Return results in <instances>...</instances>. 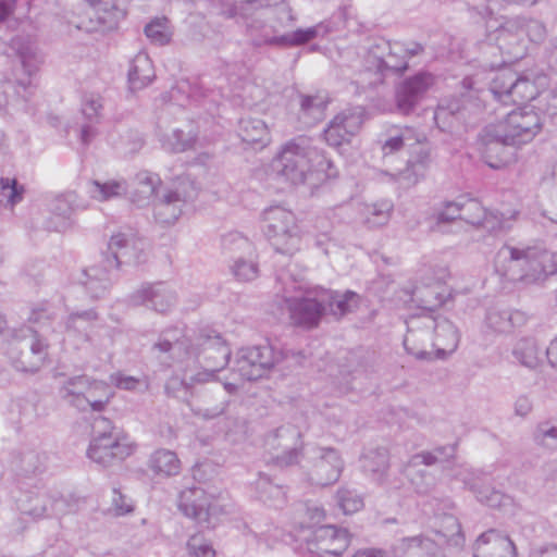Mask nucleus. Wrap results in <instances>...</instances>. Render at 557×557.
<instances>
[{
    "label": "nucleus",
    "mask_w": 557,
    "mask_h": 557,
    "mask_svg": "<svg viewBox=\"0 0 557 557\" xmlns=\"http://www.w3.org/2000/svg\"><path fill=\"white\" fill-rule=\"evenodd\" d=\"M187 549L193 557H214L215 550L200 534H195L187 542Z\"/></svg>",
    "instance_id": "nucleus-61"
},
{
    "label": "nucleus",
    "mask_w": 557,
    "mask_h": 557,
    "mask_svg": "<svg viewBox=\"0 0 557 557\" xmlns=\"http://www.w3.org/2000/svg\"><path fill=\"white\" fill-rule=\"evenodd\" d=\"M132 451V446L122 437H99L91 440L87 455L92 461L108 467L114 461L124 460Z\"/></svg>",
    "instance_id": "nucleus-22"
},
{
    "label": "nucleus",
    "mask_w": 557,
    "mask_h": 557,
    "mask_svg": "<svg viewBox=\"0 0 557 557\" xmlns=\"http://www.w3.org/2000/svg\"><path fill=\"white\" fill-rule=\"evenodd\" d=\"M201 371L190 375L193 382H209L223 370L230 361L231 349L219 334H201L193 350Z\"/></svg>",
    "instance_id": "nucleus-6"
},
{
    "label": "nucleus",
    "mask_w": 557,
    "mask_h": 557,
    "mask_svg": "<svg viewBox=\"0 0 557 557\" xmlns=\"http://www.w3.org/2000/svg\"><path fill=\"white\" fill-rule=\"evenodd\" d=\"M430 162L431 157L429 148L420 146L408 160L406 169L398 174L397 182L399 185L406 188L416 185L424 177Z\"/></svg>",
    "instance_id": "nucleus-32"
},
{
    "label": "nucleus",
    "mask_w": 557,
    "mask_h": 557,
    "mask_svg": "<svg viewBox=\"0 0 557 557\" xmlns=\"http://www.w3.org/2000/svg\"><path fill=\"white\" fill-rule=\"evenodd\" d=\"M280 360L269 344L242 348L237 352L234 371L247 381L261 379Z\"/></svg>",
    "instance_id": "nucleus-13"
},
{
    "label": "nucleus",
    "mask_w": 557,
    "mask_h": 557,
    "mask_svg": "<svg viewBox=\"0 0 557 557\" xmlns=\"http://www.w3.org/2000/svg\"><path fill=\"white\" fill-rule=\"evenodd\" d=\"M311 466L307 470L310 484L324 487L336 483L344 469L339 451L333 447L317 446L311 449Z\"/></svg>",
    "instance_id": "nucleus-10"
},
{
    "label": "nucleus",
    "mask_w": 557,
    "mask_h": 557,
    "mask_svg": "<svg viewBox=\"0 0 557 557\" xmlns=\"http://www.w3.org/2000/svg\"><path fill=\"white\" fill-rule=\"evenodd\" d=\"M45 456L36 450H27L20 457V470L28 475L40 471L44 467Z\"/></svg>",
    "instance_id": "nucleus-58"
},
{
    "label": "nucleus",
    "mask_w": 557,
    "mask_h": 557,
    "mask_svg": "<svg viewBox=\"0 0 557 557\" xmlns=\"http://www.w3.org/2000/svg\"><path fill=\"white\" fill-rule=\"evenodd\" d=\"M435 228L441 232H446L443 226L448 223H454L461 220V201H446L443 207L435 213Z\"/></svg>",
    "instance_id": "nucleus-53"
},
{
    "label": "nucleus",
    "mask_w": 557,
    "mask_h": 557,
    "mask_svg": "<svg viewBox=\"0 0 557 557\" xmlns=\"http://www.w3.org/2000/svg\"><path fill=\"white\" fill-rule=\"evenodd\" d=\"M113 431L114 426L108 418L99 416L94 419L91 424L92 440H98L99 437H121Z\"/></svg>",
    "instance_id": "nucleus-62"
},
{
    "label": "nucleus",
    "mask_w": 557,
    "mask_h": 557,
    "mask_svg": "<svg viewBox=\"0 0 557 557\" xmlns=\"http://www.w3.org/2000/svg\"><path fill=\"white\" fill-rule=\"evenodd\" d=\"M132 306H145L159 313L168 312L176 302L175 293L163 282L143 284L128 297Z\"/></svg>",
    "instance_id": "nucleus-20"
},
{
    "label": "nucleus",
    "mask_w": 557,
    "mask_h": 557,
    "mask_svg": "<svg viewBox=\"0 0 557 557\" xmlns=\"http://www.w3.org/2000/svg\"><path fill=\"white\" fill-rule=\"evenodd\" d=\"M431 349L434 359H445L458 347L459 334L456 326L445 318H436V329H433Z\"/></svg>",
    "instance_id": "nucleus-27"
},
{
    "label": "nucleus",
    "mask_w": 557,
    "mask_h": 557,
    "mask_svg": "<svg viewBox=\"0 0 557 557\" xmlns=\"http://www.w3.org/2000/svg\"><path fill=\"white\" fill-rule=\"evenodd\" d=\"M389 455L385 448H376L367 453L362 458L363 472L379 485L391 486L387 479Z\"/></svg>",
    "instance_id": "nucleus-33"
},
{
    "label": "nucleus",
    "mask_w": 557,
    "mask_h": 557,
    "mask_svg": "<svg viewBox=\"0 0 557 557\" xmlns=\"http://www.w3.org/2000/svg\"><path fill=\"white\" fill-rule=\"evenodd\" d=\"M412 135L413 132L410 128L400 129L396 126L389 128L385 138L380 140L383 156H389L400 151L411 139H414L418 144H422L425 140V136L423 134H419L414 137Z\"/></svg>",
    "instance_id": "nucleus-40"
},
{
    "label": "nucleus",
    "mask_w": 557,
    "mask_h": 557,
    "mask_svg": "<svg viewBox=\"0 0 557 557\" xmlns=\"http://www.w3.org/2000/svg\"><path fill=\"white\" fill-rule=\"evenodd\" d=\"M413 299L419 302L420 307L429 312L434 311L444 302L443 297L434 288H417L413 292Z\"/></svg>",
    "instance_id": "nucleus-56"
},
{
    "label": "nucleus",
    "mask_w": 557,
    "mask_h": 557,
    "mask_svg": "<svg viewBox=\"0 0 557 557\" xmlns=\"http://www.w3.org/2000/svg\"><path fill=\"white\" fill-rule=\"evenodd\" d=\"M330 165L323 151L305 138L288 141L275 160L277 172L294 185L304 184L312 172H323Z\"/></svg>",
    "instance_id": "nucleus-3"
},
{
    "label": "nucleus",
    "mask_w": 557,
    "mask_h": 557,
    "mask_svg": "<svg viewBox=\"0 0 557 557\" xmlns=\"http://www.w3.org/2000/svg\"><path fill=\"white\" fill-rule=\"evenodd\" d=\"M24 187L15 178H0V205L13 208L23 199Z\"/></svg>",
    "instance_id": "nucleus-49"
},
{
    "label": "nucleus",
    "mask_w": 557,
    "mask_h": 557,
    "mask_svg": "<svg viewBox=\"0 0 557 557\" xmlns=\"http://www.w3.org/2000/svg\"><path fill=\"white\" fill-rule=\"evenodd\" d=\"M146 243L133 233H117L110 238L106 262L119 269L122 263H140L144 259Z\"/></svg>",
    "instance_id": "nucleus-17"
},
{
    "label": "nucleus",
    "mask_w": 557,
    "mask_h": 557,
    "mask_svg": "<svg viewBox=\"0 0 557 557\" xmlns=\"http://www.w3.org/2000/svg\"><path fill=\"white\" fill-rule=\"evenodd\" d=\"M509 103H520L534 97V85L525 77L516 74Z\"/></svg>",
    "instance_id": "nucleus-57"
},
{
    "label": "nucleus",
    "mask_w": 557,
    "mask_h": 557,
    "mask_svg": "<svg viewBox=\"0 0 557 557\" xmlns=\"http://www.w3.org/2000/svg\"><path fill=\"white\" fill-rule=\"evenodd\" d=\"M436 534L444 539L446 543L459 546L463 543V534L458 519L451 515H446L442 519V529Z\"/></svg>",
    "instance_id": "nucleus-51"
},
{
    "label": "nucleus",
    "mask_w": 557,
    "mask_h": 557,
    "mask_svg": "<svg viewBox=\"0 0 557 557\" xmlns=\"http://www.w3.org/2000/svg\"><path fill=\"white\" fill-rule=\"evenodd\" d=\"M466 108L459 99L443 100L436 108L434 120L442 131H450L465 120Z\"/></svg>",
    "instance_id": "nucleus-38"
},
{
    "label": "nucleus",
    "mask_w": 557,
    "mask_h": 557,
    "mask_svg": "<svg viewBox=\"0 0 557 557\" xmlns=\"http://www.w3.org/2000/svg\"><path fill=\"white\" fill-rule=\"evenodd\" d=\"M352 557H398V542L389 549L364 547L358 549Z\"/></svg>",
    "instance_id": "nucleus-64"
},
{
    "label": "nucleus",
    "mask_w": 557,
    "mask_h": 557,
    "mask_svg": "<svg viewBox=\"0 0 557 557\" xmlns=\"http://www.w3.org/2000/svg\"><path fill=\"white\" fill-rule=\"evenodd\" d=\"M223 248L231 255L244 253V256L235 257L231 267L232 273L238 281L249 282L258 276L259 269L255 260V249L248 238L239 234H230L223 238Z\"/></svg>",
    "instance_id": "nucleus-15"
},
{
    "label": "nucleus",
    "mask_w": 557,
    "mask_h": 557,
    "mask_svg": "<svg viewBox=\"0 0 557 557\" xmlns=\"http://www.w3.org/2000/svg\"><path fill=\"white\" fill-rule=\"evenodd\" d=\"M515 76L516 73L511 70H503L495 75L490 87V91L495 100L504 104L509 103Z\"/></svg>",
    "instance_id": "nucleus-45"
},
{
    "label": "nucleus",
    "mask_w": 557,
    "mask_h": 557,
    "mask_svg": "<svg viewBox=\"0 0 557 557\" xmlns=\"http://www.w3.org/2000/svg\"><path fill=\"white\" fill-rule=\"evenodd\" d=\"M511 355L521 367L529 370H536L544 361V350L532 337L518 339L512 347Z\"/></svg>",
    "instance_id": "nucleus-35"
},
{
    "label": "nucleus",
    "mask_w": 557,
    "mask_h": 557,
    "mask_svg": "<svg viewBox=\"0 0 557 557\" xmlns=\"http://www.w3.org/2000/svg\"><path fill=\"white\" fill-rule=\"evenodd\" d=\"M286 302L293 323L306 329L315 327L325 314L321 290L286 299Z\"/></svg>",
    "instance_id": "nucleus-18"
},
{
    "label": "nucleus",
    "mask_w": 557,
    "mask_h": 557,
    "mask_svg": "<svg viewBox=\"0 0 557 557\" xmlns=\"http://www.w3.org/2000/svg\"><path fill=\"white\" fill-rule=\"evenodd\" d=\"M238 136L249 145L264 147L270 141V134L265 123L257 117H243L238 125Z\"/></svg>",
    "instance_id": "nucleus-39"
},
{
    "label": "nucleus",
    "mask_w": 557,
    "mask_h": 557,
    "mask_svg": "<svg viewBox=\"0 0 557 557\" xmlns=\"http://www.w3.org/2000/svg\"><path fill=\"white\" fill-rule=\"evenodd\" d=\"M91 5L90 21L97 26L92 29L100 32L112 30L125 17L126 10L121 5L122 0H87Z\"/></svg>",
    "instance_id": "nucleus-25"
},
{
    "label": "nucleus",
    "mask_w": 557,
    "mask_h": 557,
    "mask_svg": "<svg viewBox=\"0 0 557 557\" xmlns=\"http://www.w3.org/2000/svg\"><path fill=\"white\" fill-rule=\"evenodd\" d=\"M20 62L23 72L27 75V78L18 79L17 82L7 81L1 86L0 94V110L8 108L10 104H14L20 100L27 101L32 94V81L30 76L36 72L37 64L34 58L25 52L20 55Z\"/></svg>",
    "instance_id": "nucleus-21"
},
{
    "label": "nucleus",
    "mask_w": 557,
    "mask_h": 557,
    "mask_svg": "<svg viewBox=\"0 0 557 557\" xmlns=\"http://www.w3.org/2000/svg\"><path fill=\"white\" fill-rule=\"evenodd\" d=\"M405 45L401 41L374 39L363 57V69L356 81L362 89L374 88L383 84L387 75H400L408 70Z\"/></svg>",
    "instance_id": "nucleus-1"
},
{
    "label": "nucleus",
    "mask_w": 557,
    "mask_h": 557,
    "mask_svg": "<svg viewBox=\"0 0 557 557\" xmlns=\"http://www.w3.org/2000/svg\"><path fill=\"white\" fill-rule=\"evenodd\" d=\"M196 383L190 380V376L186 380L178 375H172L166 380L164 391L169 397L186 403L193 414L202 420H213L223 416L230 401L223 398L213 404L208 394H203L199 399L193 400L190 398L193 395L191 388Z\"/></svg>",
    "instance_id": "nucleus-7"
},
{
    "label": "nucleus",
    "mask_w": 557,
    "mask_h": 557,
    "mask_svg": "<svg viewBox=\"0 0 557 557\" xmlns=\"http://www.w3.org/2000/svg\"><path fill=\"white\" fill-rule=\"evenodd\" d=\"M145 34L151 42L159 46L166 45L172 36L168 18L157 17L152 20L145 26Z\"/></svg>",
    "instance_id": "nucleus-52"
},
{
    "label": "nucleus",
    "mask_w": 557,
    "mask_h": 557,
    "mask_svg": "<svg viewBox=\"0 0 557 557\" xmlns=\"http://www.w3.org/2000/svg\"><path fill=\"white\" fill-rule=\"evenodd\" d=\"M160 184L161 180L158 174L149 171L138 172L128 186L127 194H129L131 201L137 207L148 205Z\"/></svg>",
    "instance_id": "nucleus-31"
},
{
    "label": "nucleus",
    "mask_w": 557,
    "mask_h": 557,
    "mask_svg": "<svg viewBox=\"0 0 557 557\" xmlns=\"http://www.w3.org/2000/svg\"><path fill=\"white\" fill-rule=\"evenodd\" d=\"M535 442L546 448L557 449V428L549 423H541L534 432Z\"/></svg>",
    "instance_id": "nucleus-60"
},
{
    "label": "nucleus",
    "mask_w": 557,
    "mask_h": 557,
    "mask_svg": "<svg viewBox=\"0 0 557 557\" xmlns=\"http://www.w3.org/2000/svg\"><path fill=\"white\" fill-rule=\"evenodd\" d=\"M49 491L26 495L20 504L21 511L34 518L49 517Z\"/></svg>",
    "instance_id": "nucleus-44"
},
{
    "label": "nucleus",
    "mask_w": 557,
    "mask_h": 557,
    "mask_svg": "<svg viewBox=\"0 0 557 557\" xmlns=\"http://www.w3.org/2000/svg\"><path fill=\"white\" fill-rule=\"evenodd\" d=\"M323 307H325V314L330 313L336 318H342L348 312L354 311L358 305L360 297L351 290H346L344 294L333 290H321Z\"/></svg>",
    "instance_id": "nucleus-34"
},
{
    "label": "nucleus",
    "mask_w": 557,
    "mask_h": 557,
    "mask_svg": "<svg viewBox=\"0 0 557 557\" xmlns=\"http://www.w3.org/2000/svg\"><path fill=\"white\" fill-rule=\"evenodd\" d=\"M197 140V133L190 127L188 131L174 129L163 143L171 152L178 153L193 149Z\"/></svg>",
    "instance_id": "nucleus-48"
},
{
    "label": "nucleus",
    "mask_w": 557,
    "mask_h": 557,
    "mask_svg": "<svg viewBox=\"0 0 557 557\" xmlns=\"http://www.w3.org/2000/svg\"><path fill=\"white\" fill-rule=\"evenodd\" d=\"M343 131L341 124L333 117L323 133L326 144L335 148L348 144L351 137L348 134H343Z\"/></svg>",
    "instance_id": "nucleus-59"
},
{
    "label": "nucleus",
    "mask_w": 557,
    "mask_h": 557,
    "mask_svg": "<svg viewBox=\"0 0 557 557\" xmlns=\"http://www.w3.org/2000/svg\"><path fill=\"white\" fill-rule=\"evenodd\" d=\"M178 508L200 527L209 529L216 523L218 507L213 504L212 496L208 495L201 487H190L182 491Z\"/></svg>",
    "instance_id": "nucleus-14"
},
{
    "label": "nucleus",
    "mask_w": 557,
    "mask_h": 557,
    "mask_svg": "<svg viewBox=\"0 0 557 557\" xmlns=\"http://www.w3.org/2000/svg\"><path fill=\"white\" fill-rule=\"evenodd\" d=\"M336 498L338 506L345 513L357 512L363 507V498L352 490L339 488Z\"/></svg>",
    "instance_id": "nucleus-55"
},
{
    "label": "nucleus",
    "mask_w": 557,
    "mask_h": 557,
    "mask_svg": "<svg viewBox=\"0 0 557 557\" xmlns=\"http://www.w3.org/2000/svg\"><path fill=\"white\" fill-rule=\"evenodd\" d=\"M264 234L276 252L293 256L300 248L301 231L295 214L274 206L263 211Z\"/></svg>",
    "instance_id": "nucleus-5"
},
{
    "label": "nucleus",
    "mask_w": 557,
    "mask_h": 557,
    "mask_svg": "<svg viewBox=\"0 0 557 557\" xmlns=\"http://www.w3.org/2000/svg\"><path fill=\"white\" fill-rule=\"evenodd\" d=\"M433 83L434 77L428 72H419L400 82L395 88L397 112L403 115L412 113Z\"/></svg>",
    "instance_id": "nucleus-16"
},
{
    "label": "nucleus",
    "mask_w": 557,
    "mask_h": 557,
    "mask_svg": "<svg viewBox=\"0 0 557 557\" xmlns=\"http://www.w3.org/2000/svg\"><path fill=\"white\" fill-rule=\"evenodd\" d=\"M153 78V70L150 59L145 53L137 54L128 70V83L132 89H141Z\"/></svg>",
    "instance_id": "nucleus-41"
},
{
    "label": "nucleus",
    "mask_w": 557,
    "mask_h": 557,
    "mask_svg": "<svg viewBox=\"0 0 557 557\" xmlns=\"http://www.w3.org/2000/svg\"><path fill=\"white\" fill-rule=\"evenodd\" d=\"M253 490L257 497L269 506L281 507L286 502L285 487L264 472H259Z\"/></svg>",
    "instance_id": "nucleus-37"
},
{
    "label": "nucleus",
    "mask_w": 557,
    "mask_h": 557,
    "mask_svg": "<svg viewBox=\"0 0 557 557\" xmlns=\"http://www.w3.org/2000/svg\"><path fill=\"white\" fill-rule=\"evenodd\" d=\"M60 395L65 403L82 412L88 410L101 412L113 397V391L103 381L88 375H76L63 384Z\"/></svg>",
    "instance_id": "nucleus-4"
},
{
    "label": "nucleus",
    "mask_w": 557,
    "mask_h": 557,
    "mask_svg": "<svg viewBox=\"0 0 557 557\" xmlns=\"http://www.w3.org/2000/svg\"><path fill=\"white\" fill-rule=\"evenodd\" d=\"M189 341L183 330L169 327L161 332L158 341L151 346L152 356L165 367L181 360L189 354Z\"/></svg>",
    "instance_id": "nucleus-19"
},
{
    "label": "nucleus",
    "mask_w": 557,
    "mask_h": 557,
    "mask_svg": "<svg viewBox=\"0 0 557 557\" xmlns=\"http://www.w3.org/2000/svg\"><path fill=\"white\" fill-rule=\"evenodd\" d=\"M394 205L391 200L384 199L366 206V223L370 227H380L391 219Z\"/></svg>",
    "instance_id": "nucleus-47"
},
{
    "label": "nucleus",
    "mask_w": 557,
    "mask_h": 557,
    "mask_svg": "<svg viewBox=\"0 0 557 557\" xmlns=\"http://www.w3.org/2000/svg\"><path fill=\"white\" fill-rule=\"evenodd\" d=\"M317 549L322 554L341 556L348 547L346 531L334 525H321L313 532Z\"/></svg>",
    "instance_id": "nucleus-29"
},
{
    "label": "nucleus",
    "mask_w": 557,
    "mask_h": 557,
    "mask_svg": "<svg viewBox=\"0 0 557 557\" xmlns=\"http://www.w3.org/2000/svg\"><path fill=\"white\" fill-rule=\"evenodd\" d=\"M191 199L187 193L178 189L166 190L154 205V218L161 224H173L182 214L183 207Z\"/></svg>",
    "instance_id": "nucleus-28"
},
{
    "label": "nucleus",
    "mask_w": 557,
    "mask_h": 557,
    "mask_svg": "<svg viewBox=\"0 0 557 557\" xmlns=\"http://www.w3.org/2000/svg\"><path fill=\"white\" fill-rule=\"evenodd\" d=\"M473 557H517L516 546L508 536L488 530L476 539Z\"/></svg>",
    "instance_id": "nucleus-24"
},
{
    "label": "nucleus",
    "mask_w": 557,
    "mask_h": 557,
    "mask_svg": "<svg viewBox=\"0 0 557 557\" xmlns=\"http://www.w3.org/2000/svg\"><path fill=\"white\" fill-rule=\"evenodd\" d=\"M496 271L512 283L531 285L545 280V261L541 246L504 245L495 258Z\"/></svg>",
    "instance_id": "nucleus-2"
},
{
    "label": "nucleus",
    "mask_w": 557,
    "mask_h": 557,
    "mask_svg": "<svg viewBox=\"0 0 557 557\" xmlns=\"http://www.w3.org/2000/svg\"><path fill=\"white\" fill-rule=\"evenodd\" d=\"M482 157L495 170L516 161L519 145L507 138V134L495 124L485 126L480 133Z\"/></svg>",
    "instance_id": "nucleus-9"
},
{
    "label": "nucleus",
    "mask_w": 557,
    "mask_h": 557,
    "mask_svg": "<svg viewBox=\"0 0 557 557\" xmlns=\"http://www.w3.org/2000/svg\"><path fill=\"white\" fill-rule=\"evenodd\" d=\"M149 468L156 474L172 476L180 472L181 461L174 451L159 449L150 456Z\"/></svg>",
    "instance_id": "nucleus-42"
},
{
    "label": "nucleus",
    "mask_w": 557,
    "mask_h": 557,
    "mask_svg": "<svg viewBox=\"0 0 557 557\" xmlns=\"http://www.w3.org/2000/svg\"><path fill=\"white\" fill-rule=\"evenodd\" d=\"M407 333L404 338L406 351L418 360H433L431 349L433 329H436V318L430 313L411 315L407 321Z\"/></svg>",
    "instance_id": "nucleus-11"
},
{
    "label": "nucleus",
    "mask_w": 557,
    "mask_h": 557,
    "mask_svg": "<svg viewBox=\"0 0 557 557\" xmlns=\"http://www.w3.org/2000/svg\"><path fill=\"white\" fill-rule=\"evenodd\" d=\"M398 557H445L441 546L429 537L417 535L398 541Z\"/></svg>",
    "instance_id": "nucleus-30"
},
{
    "label": "nucleus",
    "mask_w": 557,
    "mask_h": 557,
    "mask_svg": "<svg viewBox=\"0 0 557 557\" xmlns=\"http://www.w3.org/2000/svg\"><path fill=\"white\" fill-rule=\"evenodd\" d=\"M527 315L520 310L493 307L486 311L484 326L493 334H509L527 323Z\"/></svg>",
    "instance_id": "nucleus-26"
},
{
    "label": "nucleus",
    "mask_w": 557,
    "mask_h": 557,
    "mask_svg": "<svg viewBox=\"0 0 557 557\" xmlns=\"http://www.w3.org/2000/svg\"><path fill=\"white\" fill-rule=\"evenodd\" d=\"M128 193V184L125 181H108L100 183L91 181L88 183V194L98 201H107Z\"/></svg>",
    "instance_id": "nucleus-43"
},
{
    "label": "nucleus",
    "mask_w": 557,
    "mask_h": 557,
    "mask_svg": "<svg viewBox=\"0 0 557 557\" xmlns=\"http://www.w3.org/2000/svg\"><path fill=\"white\" fill-rule=\"evenodd\" d=\"M472 490L478 500L482 504L493 508L503 505L505 497L500 492L490 490L488 487L476 488L475 486H472Z\"/></svg>",
    "instance_id": "nucleus-63"
},
{
    "label": "nucleus",
    "mask_w": 557,
    "mask_h": 557,
    "mask_svg": "<svg viewBox=\"0 0 557 557\" xmlns=\"http://www.w3.org/2000/svg\"><path fill=\"white\" fill-rule=\"evenodd\" d=\"M115 268H111L103 257L100 264L89 267L82 273L79 280L86 293L92 299H100L106 297L115 280Z\"/></svg>",
    "instance_id": "nucleus-23"
},
{
    "label": "nucleus",
    "mask_w": 557,
    "mask_h": 557,
    "mask_svg": "<svg viewBox=\"0 0 557 557\" xmlns=\"http://www.w3.org/2000/svg\"><path fill=\"white\" fill-rule=\"evenodd\" d=\"M13 350L18 352L13 357L14 366L18 371L36 372L48 356V344L38 331L30 326H23L15 334Z\"/></svg>",
    "instance_id": "nucleus-8"
},
{
    "label": "nucleus",
    "mask_w": 557,
    "mask_h": 557,
    "mask_svg": "<svg viewBox=\"0 0 557 557\" xmlns=\"http://www.w3.org/2000/svg\"><path fill=\"white\" fill-rule=\"evenodd\" d=\"M461 220L473 226H482L490 231L503 227L502 221L494 214H487L482 205L474 199L461 202Z\"/></svg>",
    "instance_id": "nucleus-36"
},
{
    "label": "nucleus",
    "mask_w": 557,
    "mask_h": 557,
    "mask_svg": "<svg viewBox=\"0 0 557 557\" xmlns=\"http://www.w3.org/2000/svg\"><path fill=\"white\" fill-rule=\"evenodd\" d=\"M341 124L343 134L354 137L361 128L366 120V110L362 107L346 109L334 116Z\"/></svg>",
    "instance_id": "nucleus-46"
},
{
    "label": "nucleus",
    "mask_w": 557,
    "mask_h": 557,
    "mask_svg": "<svg viewBox=\"0 0 557 557\" xmlns=\"http://www.w3.org/2000/svg\"><path fill=\"white\" fill-rule=\"evenodd\" d=\"M76 499L66 498L57 491H49V517L62 516L76 509Z\"/></svg>",
    "instance_id": "nucleus-54"
},
{
    "label": "nucleus",
    "mask_w": 557,
    "mask_h": 557,
    "mask_svg": "<svg viewBox=\"0 0 557 557\" xmlns=\"http://www.w3.org/2000/svg\"><path fill=\"white\" fill-rule=\"evenodd\" d=\"M507 134V138L519 146L530 143L541 131L540 114L531 107H522L510 111L495 123Z\"/></svg>",
    "instance_id": "nucleus-12"
},
{
    "label": "nucleus",
    "mask_w": 557,
    "mask_h": 557,
    "mask_svg": "<svg viewBox=\"0 0 557 557\" xmlns=\"http://www.w3.org/2000/svg\"><path fill=\"white\" fill-rule=\"evenodd\" d=\"M82 114L91 123H99L102 119L103 98L97 92H86L81 103Z\"/></svg>",
    "instance_id": "nucleus-50"
}]
</instances>
